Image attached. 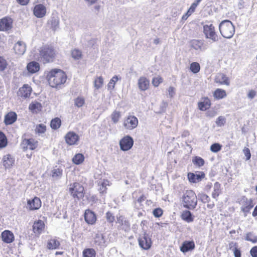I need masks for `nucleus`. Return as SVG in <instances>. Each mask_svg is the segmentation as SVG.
<instances>
[{
    "label": "nucleus",
    "mask_w": 257,
    "mask_h": 257,
    "mask_svg": "<svg viewBox=\"0 0 257 257\" xmlns=\"http://www.w3.org/2000/svg\"><path fill=\"white\" fill-rule=\"evenodd\" d=\"M46 79L49 85L53 88L60 87L66 81L67 75L60 69H52L46 75Z\"/></svg>",
    "instance_id": "f257e3e1"
},
{
    "label": "nucleus",
    "mask_w": 257,
    "mask_h": 257,
    "mask_svg": "<svg viewBox=\"0 0 257 257\" xmlns=\"http://www.w3.org/2000/svg\"><path fill=\"white\" fill-rule=\"evenodd\" d=\"M57 55V52L54 45L47 44L40 48L37 60L45 64L54 62Z\"/></svg>",
    "instance_id": "f03ea898"
},
{
    "label": "nucleus",
    "mask_w": 257,
    "mask_h": 257,
    "mask_svg": "<svg viewBox=\"0 0 257 257\" xmlns=\"http://www.w3.org/2000/svg\"><path fill=\"white\" fill-rule=\"evenodd\" d=\"M181 202L184 208L193 210L197 206L198 199L194 191L191 189L184 191L181 197Z\"/></svg>",
    "instance_id": "7ed1b4c3"
},
{
    "label": "nucleus",
    "mask_w": 257,
    "mask_h": 257,
    "mask_svg": "<svg viewBox=\"0 0 257 257\" xmlns=\"http://www.w3.org/2000/svg\"><path fill=\"white\" fill-rule=\"evenodd\" d=\"M219 30L220 34L225 38H231L235 32V28L230 21H222L219 25Z\"/></svg>",
    "instance_id": "20e7f679"
},
{
    "label": "nucleus",
    "mask_w": 257,
    "mask_h": 257,
    "mask_svg": "<svg viewBox=\"0 0 257 257\" xmlns=\"http://www.w3.org/2000/svg\"><path fill=\"white\" fill-rule=\"evenodd\" d=\"M203 33L205 38L212 42H216L219 40L215 27L212 23H208L203 25Z\"/></svg>",
    "instance_id": "39448f33"
},
{
    "label": "nucleus",
    "mask_w": 257,
    "mask_h": 257,
    "mask_svg": "<svg viewBox=\"0 0 257 257\" xmlns=\"http://www.w3.org/2000/svg\"><path fill=\"white\" fill-rule=\"evenodd\" d=\"M69 192L74 198L78 200L82 199L85 195V190L83 186L78 182H74L69 185Z\"/></svg>",
    "instance_id": "423d86ee"
},
{
    "label": "nucleus",
    "mask_w": 257,
    "mask_h": 257,
    "mask_svg": "<svg viewBox=\"0 0 257 257\" xmlns=\"http://www.w3.org/2000/svg\"><path fill=\"white\" fill-rule=\"evenodd\" d=\"M138 242L140 247L144 250L149 249L152 245L151 238L146 232L139 235Z\"/></svg>",
    "instance_id": "0eeeda50"
},
{
    "label": "nucleus",
    "mask_w": 257,
    "mask_h": 257,
    "mask_svg": "<svg viewBox=\"0 0 257 257\" xmlns=\"http://www.w3.org/2000/svg\"><path fill=\"white\" fill-rule=\"evenodd\" d=\"M134 145V140L130 136L123 137L119 141V146L121 150L127 151L130 150Z\"/></svg>",
    "instance_id": "6e6552de"
},
{
    "label": "nucleus",
    "mask_w": 257,
    "mask_h": 257,
    "mask_svg": "<svg viewBox=\"0 0 257 257\" xmlns=\"http://www.w3.org/2000/svg\"><path fill=\"white\" fill-rule=\"evenodd\" d=\"M21 145L24 151L28 149L35 150L38 146V142L33 138L24 139L22 140Z\"/></svg>",
    "instance_id": "1a4fd4ad"
},
{
    "label": "nucleus",
    "mask_w": 257,
    "mask_h": 257,
    "mask_svg": "<svg viewBox=\"0 0 257 257\" xmlns=\"http://www.w3.org/2000/svg\"><path fill=\"white\" fill-rule=\"evenodd\" d=\"M79 140V135L73 131L68 132L65 136V141L69 146L77 145Z\"/></svg>",
    "instance_id": "9d476101"
},
{
    "label": "nucleus",
    "mask_w": 257,
    "mask_h": 257,
    "mask_svg": "<svg viewBox=\"0 0 257 257\" xmlns=\"http://www.w3.org/2000/svg\"><path fill=\"white\" fill-rule=\"evenodd\" d=\"M42 206L41 199L38 197L27 200V208L30 211L38 210Z\"/></svg>",
    "instance_id": "9b49d317"
},
{
    "label": "nucleus",
    "mask_w": 257,
    "mask_h": 257,
    "mask_svg": "<svg viewBox=\"0 0 257 257\" xmlns=\"http://www.w3.org/2000/svg\"><path fill=\"white\" fill-rule=\"evenodd\" d=\"M123 124L126 129L133 130L136 128L138 124V118L135 116H128L124 120Z\"/></svg>",
    "instance_id": "f8f14e48"
},
{
    "label": "nucleus",
    "mask_w": 257,
    "mask_h": 257,
    "mask_svg": "<svg viewBox=\"0 0 257 257\" xmlns=\"http://www.w3.org/2000/svg\"><path fill=\"white\" fill-rule=\"evenodd\" d=\"M242 206L241 207V210L246 215L250 212V210L253 208L254 203L253 200L251 198L248 199L245 197L242 198Z\"/></svg>",
    "instance_id": "ddd939ff"
},
{
    "label": "nucleus",
    "mask_w": 257,
    "mask_h": 257,
    "mask_svg": "<svg viewBox=\"0 0 257 257\" xmlns=\"http://www.w3.org/2000/svg\"><path fill=\"white\" fill-rule=\"evenodd\" d=\"M32 91V87L28 84H25L20 87L17 92L18 96L23 98H27L30 97Z\"/></svg>",
    "instance_id": "4468645a"
},
{
    "label": "nucleus",
    "mask_w": 257,
    "mask_h": 257,
    "mask_svg": "<svg viewBox=\"0 0 257 257\" xmlns=\"http://www.w3.org/2000/svg\"><path fill=\"white\" fill-rule=\"evenodd\" d=\"M13 20L8 17L0 19V31H8L13 27Z\"/></svg>",
    "instance_id": "2eb2a0df"
},
{
    "label": "nucleus",
    "mask_w": 257,
    "mask_h": 257,
    "mask_svg": "<svg viewBox=\"0 0 257 257\" xmlns=\"http://www.w3.org/2000/svg\"><path fill=\"white\" fill-rule=\"evenodd\" d=\"M84 217L86 222L89 225L94 224L97 220L96 214L89 209L85 210Z\"/></svg>",
    "instance_id": "dca6fc26"
},
{
    "label": "nucleus",
    "mask_w": 257,
    "mask_h": 257,
    "mask_svg": "<svg viewBox=\"0 0 257 257\" xmlns=\"http://www.w3.org/2000/svg\"><path fill=\"white\" fill-rule=\"evenodd\" d=\"M214 82L219 85L228 86L230 84L229 78L223 73H219L216 75L214 78Z\"/></svg>",
    "instance_id": "f3484780"
},
{
    "label": "nucleus",
    "mask_w": 257,
    "mask_h": 257,
    "mask_svg": "<svg viewBox=\"0 0 257 257\" xmlns=\"http://www.w3.org/2000/svg\"><path fill=\"white\" fill-rule=\"evenodd\" d=\"M15 162L14 157L10 154H6L3 157L2 164L6 169L12 168L15 164Z\"/></svg>",
    "instance_id": "a211bd4d"
},
{
    "label": "nucleus",
    "mask_w": 257,
    "mask_h": 257,
    "mask_svg": "<svg viewBox=\"0 0 257 257\" xmlns=\"http://www.w3.org/2000/svg\"><path fill=\"white\" fill-rule=\"evenodd\" d=\"M211 105V100L207 96L202 97L201 100L197 103L198 108L201 111H205L208 109Z\"/></svg>",
    "instance_id": "6ab92c4d"
},
{
    "label": "nucleus",
    "mask_w": 257,
    "mask_h": 257,
    "mask_svg": "<svg viewBox=\"0 0 257 257\" xmlns=\"http://www.w3.org/2000/svg\"><path fill=\"white\" fill-rule=\"evenodd\" d=\"M45 223L43 221L39 219L34 221L32 226L33 231L37 235H39L45 229Z\"/></svg>",
    "instance_id": "aec40b11"
},
{
    "label": "nucleus",
    "mask_w": 257,
    "mask_h": 257,
    "mask_svg": "<svg viewBox=\"0 0 257 257\" xmlns=\"http://www.w3.org/2000/svg\"><path fill=\"white\" fill-rule=\"evenodd\" d=\"M33 13L36 17L43 18L46 14V8L42 4L37 5L34 8Z\"/></svg>",
    "instance_id": "412c9836"
},
{
    "label": "nucleus",
    "mask_w": 257,
    "mask_h": 257,
    "mask_svg": "<svg viewBox=\"0 0 257 257\" xmlns=\"http://www.w3.org/2000/svg\"><path fill=\"white\" fill-rule=\"evenodd\" d=\"M1 238L3 241L6 243H11L15 240L14 233L9 230H5L2 232Z\"/></svg>",
    "instance_id": "4be33fe9"
},
{
    "label": "nucleus",
    "mask_w": 257,
    "mask_h": 257,
    "mask_svg": "<svg viewBox=\"0 0 257 257\" xmlns=\"http://www.w3.org/2000/svg\"><path fill=\"white\" fill-rule=\"evenodd\" d=\"M195 247V244L193 240H185L183 242L180 249L182 252L186 253L189 251L193 250Z\"/></svg>",
    "instance_id": "5701e85b"
},
{
    "label": "nucleus",
    "mask_w": 257,
    "mask_h": 257,
    "mask_svg": "<svg viewBox=\"0 0 257 257\" xmlns=\"http://www.w3.org/2000/svg\"><path fill=\"white\" fill-rule=\"evenodd\" d=\"M188 179L190 183H195L200 181L205 177V173L203 172H199V174H195L189 172L187 175Z\"/></svg>",
    "instance_id": "b1692460"
},
{
    "label": "nucleus",
    "mask_w": 257,
    "mask_h": 257,
    "mask_svg": "<svg viewBox=\"0 0 257 257\" xmlns=\"http://www.w3.org/2000/svg\"><path fill=\"white\" fill-rule=\"evenodd\" d=\"M17 119V113L14 111H11L5 115L4 122L6 125H11L16 121Z\"/></svg>",
    "instance_id": "393cba45"
},
{
    "label": "nucleus",
    "mask_w": 257,
    "mask_h": 257,
    "mask_svg": "<svg viewBox=\"0 0 257 257\" xmlns=\"http://www.w3.org/2000/svg\"><path fill=\"white\" fill-rule=\"evenodd\" d=\"M138 85L139 89L141 91H146L150 87V81L145 76H142L139 78L138 82Z\"/></svg>",
    "instance_id": "a878e982"
},
{
    "label": "nucleus",
    "mask_w": 257,
    "mask_h": 257,
    "mask_svg": "<svg viewBox=\"0 0 257 257\" xmlns=\"http://www.w3.org/2000/svg\"><path fill=\"white\" fill-rule=\"evenodd\" d=\"M43 106L42 104L37 101H32L29 105V110L33 114H38L42 111Z\"/></svg>",
    "instance_id": "bb28decb"
},
{
    "label": "nucleus",
    "mask_w": 257,
    "mask_h": 257,
    "mask_svg": "<svg viewBox=\"0 0 257 257\" xmlns=\"http://www.w3.org/2000/svg\"><path fill=\"white\" fill-rule=\"evenodd\" d=\"M40 66L38 62L36 61H32L28 63L27 65V69L31 74H34L40 70Z\"/></svg>",
    "instance_id": "cd10ccee"
},
{
    "label": "nucleus",
    "mask_w": 257,
    "mask_h": 257,
    "mask_svg": "<svg viewBox=\"0 0 257 257\" xmlns=\"http://www.w3.org/2000/svg\"><path fill=\"white\" fill-rule=\"evenodd\" d=\"M14 50L16 54L22 55L26 51V45L23 43L18 42L15 45Z\"/></svg>",
    "instance_id": "c85d7f7f"
},
{
    "label": "nucleus",
    "mask_w": 257,
    "mask_h": 257,
    "mask_svg": "<svg viewBox=\"0 0 257 257\" xmlns=\"http://www.w3.org/2000/svg\"><path fill=\"white\" fill-rule=\"evenodd\" d=\"M60 245V241L58 239L53 238L48 240L47 247L50 250H54L59 248Z\"/></svg>",
    "instance_id": "c756f323"
},
{
    "label": "nucleus",
    "mask_w": 257,
    "mask_h": 257,
    "mask_svg": "<svg viewBox=\"0 0 257 257\" xmlns=\"http://www.w3.org/2000/svg\"><path fill=\"white\" fill-rule=\"evenodd\" d=\"M213 96L215 99L219 100L226 97L227 94L224 89L217 88L213 92Z\"/></svg>",
    "instance_id": "7c9ffc66"
},
{
    "label": "nucleus",
    "mask_w": 257,
    "mask_h": 257,
    "mask_svg": "<svg viewBox=\"0 0 257 257\" xmlns=\"http://www.w3.org/2000/svg\"><path fill=\"white\" fill-rule=\"evenodd\" d=\"M110 183L109 181L107 179H104L101 182L98 184L99 191L101 194H106L107 192V186H110Z\"/></svg>",
    "instance_id": "2f4dec72"
},
{
    "label": "nucleus",
    "mask_w": 257,
    "mask_h": 257,
    "mask_svg": "<svg viewBox=\"0 0 257 257\" xmlns=\"http://www.w3.org/2000/svg\"><path fill=\"white\" fill-rule=\"evenodd\" d=\"M181 218L182 220L187 222H191L194 220L191 212L187 210L183 211L181 214Z\"/></svg>",
    "instance_id": "473e14b6"
},
{
    "label": "nucleus",
    "mask_w": 257,
    "mask_h": 257,
    "mask_svg": "<svg viewBox=\"0 0 257 257\" xmlns=\"http://www.w3.org/2000/svg\"><path fill=\"white\" fill-rule=\"evenodd\" d=\"M8 145V138L4 133L0 131V150L7 147Z\"/></svg>",
    "instance_id": "72a5a7b5"
},
{
    "label": "nucleus",
    "mask_w": 257,
    "mask_h": 257,
    "mask_svg": "<svg viewBox=\"0 0 257 257\" xmlns=\"http://www.w3.org/2000/svg\"><path fill=\"white\" fill-rule=\"evenodd\" d=\"M61 120L59 117H55L50 122V126L52 129L56 130L59 128L61 125Z\"/></svg>",
    "instance_id": "f704fd0d"
},
{
    "label": "nucleus",
    "mask_w": 257,
    "mask_h": 257,
    "mask_svg": "<svg viewBox=\"0 0 257 257\" xmlns=\"http://www.w3.org/2000/svg\"><path fill=\"white\" fill-rule=\"evenodd\" d=\"M96 251L92 248H85L82 251V257H95Z\"/></svg>",
    "instance_id": "c9c22d12"
},
{
    "label": "nucleus",
    "mask_w": 257,
    "mask_h": 257,
    "mask_svg": "<svg viewBox=\"0 0 257 257\" xmlns=\"http://www.w3.org/2000/svg\"><path fill=\"white\" fill-rule=\"evenodd\" d=\"M104 242V237L100 233H96L94 237V243L96 246L101 245Z\"/></svg>",
    "instance_id": "e433bc0d"
},
{
    "label": "nucleus",
    "mask_w": 257,
    "mask_h": 257,
    "mask_svg": "<svg viewBox=\"0 0 257 257\" xmlns=\"http://www.w3.org/2000/svg\"><path fill=\"white\" fill-rule=\"evenodd\" d=\"M84 161V157L82 154H76L72 158V162L76 165L82 164Z\"/></svg>",
    "instance_id": "4c0bfd02"
},
{
    "label": "nucleus",
    "mask_w": 257,
    "mask_h": 257,
    "mask_svg": "<svg viewBox=\"0 0 257 257\" xmlns=\"http://www.w3.org/2000/svg\"><path fill=\"white\" fill-rule=\"evenodd\" d=\"M63 173V170L60 167L55 166L52 170L51 176L54 178H60Z\"/></svg>",
    "instance_id": "58836bf2"
},
{
    "label": "nucleus",
    "mask_w": 257,
    "mask_h": 257,
    "mask_svg": "<svg viewBox=\"0 0 257 257\" xmlns=\"http://www.w3.org/2000/svg\"><path fill=\"white\" fill-rule=\"evenodd\" d=\"M221 192L220 185L218 182L214 184L213 191L212 193V196L213 198H217Z\"/></svg>",
    "instance_id": "ea45409f"
},
{
    "label": "nucleus",
    "mask_w": 257,
    "mask_h": 257,
    "mask_svg": "<svg viewBox=\"0 0 257 257\" xmlns=\"http://www.w3.org/2000/svg\"><path fill=\"white\" fill-rule=\"evenodd\" d=\"M191 46L195 50L201 49L203 46V43L200 40H193L191 42Z\"/></svg>",
    "instance_id": "a19ab883"
},
{
    "label": "nucleus",
    "mask_w": 257,
    "mask_h": 257,
    "mask_svg": "<svg viewBox=\"0 0 257 257\" xmlns=\"http://www.w3.org/2000/svg\"><path fill=\"white\" fill-rule=\"evenodd\" d=\"M46 130L47 127L46 125L43 123L37 124L35 129V133L39 135L44 134Z\"/></svg>",
    "instance_id": "79ce46f5"
},
{
    "label": "nucleus",
    "mask_w": 257,
    "mask_h": 257,
    "mask_svg": "<svg viewBox=\"0 0 257 257\" xmlns=\"http://www.w3.org/2000/svg\"><path fill=\"white\" fill-rule=\"evenodd\" d=\"M192 162L196 166L200 167L204 165V160L199 156H195L192 160Z\"/></svg>",
    "instance_id": "37998d69"
},
{
    "label": "nucleus",
    "mask_w": 257,
    "mask_h": 257,
    "mask_svg": "<svg viewBox=\"0 0 257 257\" xmlns=\"http://www.w3.org/2000/svg\"><path fill=\"white\" fill-rule=\"evenodd\" d=\"M190 70L194 74L198 73L200 70V66L198 62H192L190 65Z\"/></svg>",
    "instance_id": "c03bdc74"
},
{
    "label": "nucleus",
    "mask_w": 257,
    "mask_h": 257,
    "mask_svg": "<svg viewBox=\"0 0 257 257\" xmlns=\"http://www.w3.org/2000/svg\"><path fill=\"white\" fill-rule=\"evenodd\" d=\"M103 84V78L102 76L97 77L94 81V86L96 89H99Z\"/></svg>",
    "instance_id": "a18cd8bd"
},
{
    "label": "nucleus",
    "mask_w": 257,
    "mask_h": 257,
    "mask_svg": "<svg viewBox=\"0 0 257 257\" xmlns=\"http://www.w3.org/2000/svg\"><path fill=\"white\" fill-rule=\"evenodd\" d=\"M118 80V78L117 76H113L107 84V89L110 90H113L115 87L116 82Z\"/></svg>",
    "instance_id": "49530a36"
},
{
    "label": "nucleus",
    "mask_w": 257,
    "mask_h": 257,
    "mask_svg": "<svg viewBox=\"0 0 257 257\" xmlns=\"http://www.w3.org/2000/svg\"><path fill=\"white\" fill-rule=\"evenodd\" d=\"M121 117L120 112L118 111H114L111 114L112 121L114 123H117Z\"/></svg>",
    "instance_id": "de8ad7c7"
},
{
    "label": "nucleus",
    "mask_w": 257,
    "mask_h": 257,
    "mask_svg": "<svg viewBox=\"0 0 257 257\" xmlns=\"http://www.w3.org/2000/svg\"><path fill=\"white\" fill-rule=\"evenodd\" d=\"M8 63L5 58L0 56V71H3L7 69Z\"/></svg>",
    "instance_id": "09e8293b"
},
{
    "label": "nucleus",
    "mask_w": 257,
    "mask_h": 257,
    "mask_svg": "<svg viewBox=\"0 0 257 257\" xmlns=\"http://www.w3.org/2000/svg\"><path fill=\"white\" fill-rule=\"evenodd\" d=\"M163 81V79L162 77L158 76L157 77H154L152 79V83L154 86L158 87L161 83Z\"/></svg>",
    "instance_id": "8fccbe9b"
},
{
    "label": "nucleus",
    "mask_w": 257,
    "mask_h": 257,
    "mask_svg": "<svg viewBox=\"0 0 257 257\" xmlns=\"http://www.w3.org/2000/svg\"><path fill=\"white\" fill-rule=\"evenodd\" d=\"M71 55L74 59L78 60L82 57V53L79 50L75 49L71 51Z\"/></svg>",
    "instance_id": "3c124183"
},
{
    "label": "nucleus",
    "mask_w": 257,
    "mask_h": 257,
    "mask_svg": "<svg viewBox=\"0 0 257 257\" xmlns=\"http://www.w3.org/2000/svg\"><path fill=\"white\" fill-rule=\"evenodd\" d=\"M74 103L78 107H82L85 103V99L83 97H78L74 100Z\"/></svg>",
    "instance_id": "603ef678"
},
{
    "label": "nucleus",
    "mask_w": 257,
    "mask_h": 257,
    "mask_svg": "<svg viewBox=\"0 0 257 257\" xmlns=\"http://www.w3.org/2000/svg\"><path fill=\"white\" fill-rule=\"evenodd\" d=\"M222 148V145L219 144V143H214L213 144L210 146V150L211 152L213 153L218 152L221 150Z\"/></svg>",
    "instance_id": "864d4df0"
},
{
    "label": "nucleus",
    "mask_w": 257,
    "mask_h": 257,
    "mask_svg": "<svg viewBox=\"0 0 257 257\" xmlns=\"http://www.w3.org/2000/svg\"><path fill=\"white\" fill-rule=\"evenodd\" d=\"M200 201L203 203H208L210 201L209 197L205 193H202L199 195Z\"/></svg>",
    "instance_id": "5fc2aeb1"
},
{
    "label": "nucleus",
    "mask_w": 257,
    "mask_h": 257,
    "mask_svg": "<svg viewBox=\"0 0 257 257\" xmlns=\"http://www.w3.org/2000/svg\"><path fill=\"white\" fill-rule=\"evenodd\" d=\"M225 121V117L222 116H220L217 118L216 123L218 126H221L224 125Z\"/></svg>",
    "instance_id": "6e6d98bb"
},
{
    "label": "nucleus",
    "mask_w": 257,
    "mask_h": 257,
    "mask_svg": "<svg viewBox=\"0 0 257 257\" xmlns=\"http://www.w3.org/2000/svg\"><path fill=\"white\" fill-rule=\"evenodd\" d=\"M163 211L161 208H157L153 210V213L156 217H159L163 214Z\"/></svg>",
    "instance_id": "4d7b16f0"
},
{
    "label": "nucleus",
    "mask_w": 257,
    "mask_h": 257,
    "mask_svg": "<svg viewBox=\"0 0 257 257\" xmlns=\"http://www.w3.org/2000/svg\"><path fill=\"white\" fill-rule=\"evenodd\" d=\"M243 153L246 157V160L250 159L251 154L249 149L248 148H244L243 150Z\"/></svg>",
    "instance_id": "13d9d810"
},
{
    "label": "nucleus",
    "mask_w": 257,
    "mask_h": 257,
    "mask_svg": "<svg viewBox=\"0 0 257 257\" xmlns=\"http://www.w3.org/2000/svg\"><path fill=\"white\" fill-rule=\"evenodd\" d=\"M106 217L107 220L110 223L113 222L114 220V216L112 215V213L110 212H107L106 213Z\"/></svg>",
    "instance_id": "bf43d9fd"
},
{
    "label": "nucleus",
    "mask_w": 257,
    "mask_h": 257,
    "mask_svg": "<svg viewBox=\"0 0 257 257\" xmlns=\"http://www.w3.org/2000/svg\"><path fill=\"white\" fill-rule=\"evenodd\" d=\"M250 253L252 257H257V246H253L251 248Z\"/></svg>",
    "instance_id": "052dcab7"
},
{
    "label": "nucleus",
    "mask_w": 257,
    "mask_h": 257,
    "mask_svg": "<svg viewBox=\"0 0 257 257\" xmlns=\"http://www.w3.org/2000/svg\"><path fill=\"white\" fill-rule=\"evenodd\" d=\"M256 94V91L254 90L251 89L249 90L247 93V96L249 98L252 99L255 96Z\"/></svg>",
    "instance_id": "680f3d73"
},
{
    "label": "nucleus",
    "mask_w": 257,
    "mask_h": 257,
    "mask_svg": "<svg viewBox=\"0 0 257 257\" xmlns=\"http://www.w3.org/2000/svg\"><path fill=\"white\" fill-rule=\"evenodd\" d=\"M233 253L235 257H241V252L239 249L235 247L233 250Z\"/></svg>",
    "instance_id": "e2e57ef3"
},
{
    "label": "nucleus",
    "mask_w": 257,
    "mask_h": 257,
    "mask_svg": "<svg viewBox=\"0 0 257 257\" xmlns=\"http://www.w3.org/2000/svg\"><path fill=\"white\" fill-rule=\"evenodd\" d=\"M17 1L20 5L26 6L29 3L30 0H17Z\"/></svg>",
    "instance_id": "0e129e2a"
},
{
    "label": "nucleus",
    "mask_w": 257,
    "mask_h": 257,
    "mask_svg": "<svg viewBox=\"0 0 257 257\" xmlns=\"http://www.w3.org/2000/svg\"><path fill=\"white\" fill-rule=\"evenodd\" d=\"M169 94L171 96V97H173L175 94V89L174 88L172 87H170L168 89Z\"/></svg>",
    "instance_id": "69168bd1"
},
{
    "label": "nucleus",
    "mask_w": 257,
    "mask_h": 257,
    "mask_svg": "<svg viewBox=\"0 0 257 257\" xmlns=\"http://www.w3.org/2000/svg\"><path fill=\"white\" fill-rule=\"evenodd\" d=\"M145 199L146 197L145 196V195H142L138 199L137 201L139 203H141L142 202H143L145 200Z\"/></svg>",
    "instance_id": "338daca9"
},
{
    "label": "nucleus",
    "mask_w": 257,
    "mask_h": 257,
    "mask_svg": "<svg viewBox=\"0 0 257 257\" xmlns=\"http://www.w3.org/2000/svg\"><path fill=\"white\" fill-rule=\"evenodd\" d=\"M252 215L254 217H255L257 216V204H256V206L254 208V210L252 213Z\"/></svg>",
    "instance_id": "774afa93"
}]
</instances>
